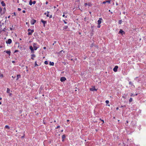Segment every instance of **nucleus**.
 <instances>
[{
	"instance_id": "f257e3e1",
	"label": "nucleus",
	"mask_w": 146,
	"mask_h": 146,
	"mask_svg": "<svg viewBox=\"0 0 146 146\" xmlns=\"http://www.w3.org/2000/svg\"><path fill=\"white\" fill-rule=\"evenodd\" d=\"M33 45L34 50H36L39 47V46L38 45H37V44L36 43H34Z\"/></svg>"
},
{
	"instance_id": "f03ea898",
	"label": "nucleus",
	"mask_w": 146,
	"mask_h": 146,
	"mask_svg": "<svg viewBox=\"0 0 146 146\" xmlns=\"http://www.w3.org/2000/svg\"><path fill=\"white\" fill-rule=\"evenodd\" d=\"M29 49L31 50V53H34V50L32 46H29Z\"/></svg>"
},
{
	"instance_id": "7ed1b4c3",
	"label": "nucleus",
	"mask_w": 146,
	"mask_h": 146,
	"mask_svg": "<svg viewBox=\"0 0 146 146\" xmlns=\"http://www.w3.org/2000/svg\"><path fill=\"white\" fill-rule=\"evenodd\" d=\"M36 22V21L35 19H32L31 21V24L32 25L34 24Z\"/></svg>"
},
{
	"instance_id": "20e7f679",
	"label": "nucleus",
	"mask_w": 146,
	"mask_h": 146,
	"mask_svg": "<svg viewBox=\"0 0 146 146\" xmlns=\"http://www.w3.org/2000/svg\"><path fill=\"white\" fill-rule=\"evenodd\" d=\"M66 80V78L65 77H62L60 79V80L61 82H63Z\"/></svg>"
},
{
	"instance_id": "39448f33",
	"label": "nucleus",
	"mask_w": 146,
	"mask_h": 146,
	"mask_svg": "<svg viewBox=\"0 0 146 146\" xmlns=\"http://www.w3.org/2000/svg\"><path fill=\"white\" fill-rule=\"evenodd\" d=\"M12 42V40L11 39H9L7 41H6V43L7 44H10Z\"/></svg>"
},
{
	"instance_id": "423d86ee",
	"label": "nucleus",
	"mask_w": 146,
	"mask_h": 146,
	"mask_svg": "<svg viewBox=\"0 0 146 146\" xmlns=\"http://www.w3.org/2000/svg\"><path fill=\"white\" fill-rule=\"evenodd\" d=\"M102 18H99V19L98 21V25H100V24L101 23L102 21Z\"/></svg>"
},
{
	"instance_id": "0eeeda50",
	"label": "nucleus",
	"mask_w": 146,
	"mask_h": 146,
	"mask_svg": "<svg viewBox=\"0 0 146 146\" xmlns=\"http://www.w3.org/2000/svg\"><path fill=\"white\" fill-rule=\"evenodd\" d=\"M118 68V66H116L115 67L113 68V70L115 72H116L117 71V69Z\"/></svg>"
},
{
	"instance_id": "6e6552de",
	"label": "nucleus",
	"mask_w": 146,
	"mask_h": 146,
	"mask_svg": "<svg viewBox=\"0 0 146 146\" xmlns=\"http://www.w3.org/2000/svg\"><path fill=\"white\" fill-rule=\"evenodd\" d=\"M6 52L9 56L10 55L11 52L10 50H7Z\"/></svg>"
},
{
	"instance_id": "1a4fd4ad",
	"label": "nucleus",
	"mask_w": 146,
	"mask_h": 146,
	"mask_svg": "<svg viewBox=\"0 0 146 146\" xmlns=\"http://www.w3.org/2000/svg\"><path fill=\"white\" fill-rule=\"evenodd\" d=\"M41 22L44 24V26H45V24L46 23V21L43 20H41Z\"/></svg>"
},
{
	"instance_id": "9d476101",
	"label": "nucleus",
	"mask_w": 146,
	"mask_h": 146,
	"mask_svg": "<svg viewBox=\"0 0 146 146\" xmlns=\"http://www.w3.org/2000/svg\"><path fill=\"white\" fill-rule=\"evenodd\" d=\"M31 58L33 60H34V57H35V55L34 54H32L31 55Z\"/></svg>"
},
{
	"instance_id": "9b49d317",
	"label": "nucleus",
	"mask_w": 146,
	"mask_h": 146,
	"mask_svg": "<svg viewBox=\"0 0 146 146\" xmlns=\"http://www.w3.org/2000/svg\"><path fill=\"white\" fill-rule=\"evenodd\" d=\"M28 31L29 32H30V31H31V33H33L34 32V30H31L30 29H29L28 30Z\"/></svg>"
},
{
	"instance_id": "f8f14e48",
	"label": "nucleus",
	"mask_w": 146,
	"mask_h": 146,
	"mask_svg": "<svg viewBox=\"0 0 146 146\" xmlns=\"http://www.w3.org/2000/svg\"><path fill=\"white\" fill-rule=\"evenodd\" d=\"M90 90L92 91H96L97 90L95 89V88L94 87H93L92 88H91L90 89Z\"/></svg>"
},
{
	"instance_id": "ddd939ff",
	"label": "nucleus",
	"mask_w": 146,
	"mask_h": 146,
	"mask_svg": "<svg viewBox=\"0 0 146 146\" xmlns=\"http://www.w3.org/2000/svg\"><path fill=\"white\" fill-rule=\"evenodd\" d=\"M46 16L47 17H49L50 18H51L52 17V16L51 15H50V14H49V12H48L47 13V14L46 15Z\"/></svg>"
},
{
	"instance_id": "4468645a",
	"label": "nucleus",
	"mask_w": 146,
	"mask_h": 146,
	"mask_svg": "<svg viewBox=\"0 0 146 146\" xmlns=\"http://www.w3.org/2000/svg\"><path fill=\"white\" fill-rule=\"evenodd\" d=\"M124 31H123L121 29H120L119 32V33H120V34H122V35H123V33H124Z\"/></svg>"
},
{
	"instance_id": "2eb2a0df",
	"label": "nucleus",
	"mask_w": 146,
	"mask_h": 146,
	"mask_svg": "<svg viewBox=\"0 0 146 146\" xmlns=\"http://www.w3.org/2000/svg\"><path fill=\"white\" fill-rule=\"evenodd\" d=\"M1 4L3 6H5V4L3 1H2L1 2Z\"/></svg>"
},
{
	"instance_id": "dca6fc26",
	"label": "nucleus",
	"mask_w": 146,
	"mask_h": 146,
	"mask_svg": "<svg viewBox=\"0 0 146 146\" xmlns=\"http://www.w3.org/2000/svg\"><path fill=\"white\" fill-rule=\"evenodd\" d=\"M7 92L8 93H10V90L9 88H7Z\"/></svg>"
},
{
	"instance_id": "f3484780",
	"label": "nucleus",
	"mask_w": 146,
	"mask_h": 146,
	"mask_svg": "<svg viewBox=\"0 0 146 146\" xmlns=\"http://www.w3.org/2000/svg\"><path fill=\"white\" fill-rule=\"evenodd\" d=\"M68 27L67 26H65L63 27V29L64 30L66 29H67L68 28Z\"/></svg>"
},
{
	"instance_id": "a211bd4d",
	"label": "nucleus",
	"mask_w": 146,
	"mask_h": 146,
	"mask_svg": "<svg viewBox=\"0 0 146 146\" xmlns=\"http://www.w3.org/2000/svg\"><path fill=\"white\" fill-rule=\"evenodd\" d=\"M17 80L19 78H20L21 77V76L20 75H17Z\"/></svg>"
},
{
	"instance_id": "6ab92c4d",
	"label": "nucleus",
	"mask_w": 146,
	"mask_h": 146,
	"mask_svg": "<svg viewBox=\"0 0 146 146\" xmlns=\"http://www.w3.org/2000/svg\"><path fill=\"white\" fill-rule=\"evenodd\" d=\"M85 6L88 5L89 6H90L91 4L90 3L87 4V3H85L84 4Z\"/></svg>"
},
{
	"instance_id": "aec40b11",
	"label": "nucleus",
	"mask_w": 146,
	"mask_h": 146,
	"mask_svg": "<svg viewBox=\"0 0 146 146\" xmlns=\"http://www.w3.org/2000/svg\"><path fill=\"white\" fill-rule=\"evenodd\" d=\"M33 33H31V31H30V32H29L28 33V35H31Z\"/></svg>"
},
{
	"instance_id": "412c9836",
	"label": "nucleus",
	"mask_w": 146,
	"mask_h": 146,
	"mask_svg": "<svg viewBox=\"0 0 146 146\" xmlns=\"http://www.w3.org/2000/svg\"><path fill=\"white\" fill-rule=\"evenodd\" d=\"M122 23V20H119L118 22V23L119 24H121Z\"/></svg>"
},
{
	"instance_id": "4be33fe9",
	"label": "nucleus",
	"mask_w": 146,
	"mask_h": 146,
	"mask_svg": "<svg viewBox=\"0 0 146 146\" xmlns=\"http://www.w3.org/2000/svg\"><path fill=\"white\" fill-rule=\"evenodd\" d=\"M50 65H52V66H54V63L53 62H50Z\"/></svg>"
},
{
	"instance_id": "5701e85b",
	"label": "nucleus",
	"mask_w": 146,
	"mask_h": 146,
	"mask_svg": "<svg viewBox=\"0 0 146 146\" xmlns=\"http://www.w3.org/2000/svg\"><path fill=\"white\" fill-rule=\"evenodd\" d=\"M133 99L132 98H130L129 100V102H131L132 101Z\"/></svg>"
},
{
	"instance_id": "b1692460",
	"label": "nucleus",
	"mask_w": 146,
	"mask_h": 146,
	"mask_svg": "<svg viewBox=\"0 0 146 146\" xmlns=\"http://www.w3.org/2000/svg\"><path fill=\"white\" fill-rule=\"evenodd\" d=\"M32 4H33V2L32 1H29V5H32Z\"/></svg>"
},
{
	"instance_id": "393cba45",
	"label": "nucleus",
	"mask_w": 146,
	"mask_h": 146,
	"mask_svg": "<svg viewBox=\"0 0 146 146\" xmlns=\"http://www.w3.org/2000/svg\"><path fill=\"white\" fill-rule=\"evenodd\" d=\"M129 85H133V83L131 82H129Z\"/></svg>"
},
{
	"instance_id": "a878e982",
	"label": "nucleus",
	"mask_w": 146,
	"mask_h": 146,
	"mask_svg": "<svg viewBox=\"0 0 146 146\" xmlns=\"http://www.w3.org/2000/svg\"><path fill=\"white\" fill-rule=\"evenodd\" d=\"M3 75L2 74H0V77L2 78H3Z\"/></svg>"
},
{
	"instance_id": "bb28decb",
	"label": "nucleus",
	"mask_w": 146,
	"mask_h": 146,
	"mask_svg": "<svg viewBox=\"0 0 146 146\" xmlns=\"http://www.w3.org/2000/svg\"><path fill=\"white\" fill-rule=\"evenodd\" d=\"M65 136L64 135H63L62 136V138L63 139H64L65 138Z\"/></svg>"
},
{
	"instance_id": "cd10ccee",
	"label": "nucleus",
	"mask_w": 146,
	"mask_h": 146,
	"mask_svg": "<svg viewBox=\"0 0 146 146\" xmlns=\"http://www.w3.org/2000/svg\"><path fill=\"white\" fill-rule=\"evenodd\" d=\"M44 63L46 64H48V61H45L44 62Z\"/></svg>"
},
{
	"instance_id": "c85d7f7f",
	"label": "nucleus",
	"mask_w": 146,
	"mask_h": 146,
	"mask_svg": "<svg viewBox=\"0 0 146 146\" xmlns=\"http://www.w3.org/2000/svg\"><path fill=\"white\" fill-rule=\"evenodd\" d=\"M5 127L6 128H8V129H9V126L7 125H6L5 126Z\"/></svg>"
},
{
	"instance_id": "c756f323",
	"label": "nucleus",
	"mask_w": 146,
	"mask_h": 146,
	"mask_svg": "<svg viewBox=\"0 0 146 146\" xmlns=\"http://www.w3.org/2000/svg\"><path fill=\"white\" fill-rule=\"evenodd\" d=\"M106 3H110V1H106Z\"/></svg>"
},
{
	"instance_id": "7c9ffc66",
	"label": "nucleus",
	"mask_w": 146,
	"mask_h": 146,
	"mask_svg": "<svg viewBox=\"0 0 146 146\" xmlns=\"http://www.w3.org/2000/svg\"><path fill=\"white\" fill-rule=\"evenodd\" d=\"M106 104H108L109 103V101L108 100H106Z\"/></svg>"
},
{
	"instance_id": "2f4dec72",
	"label": "nucleus",
	"mask_w": 146,
	"mask_h": 146,
	"mask_svg": "<svg viewBox=\"0 0 146 146\" xmlns=\"http://www.w3.org/2000/svg\"><path fill=\"white\" fill-rule=\"evenodd\" d=\"M17 9H18V10L19 11H21V8H18Z\"/></svg>"
},
{
	"instance_id": "473e14b6",
	"label": "nucleus",
	"mask_w": 146,
	"mask_h": 146,
	"mask_svg": "<svg viewBox=\"0 0 146 146\" xmlns=\"http://www.w3.org/2000/svg\"><path fill=\"white\" fill-rule=\"evenodd\" d=\"M35 3H36V1H33V4H35Z\"/></svg>"
},
{
	"instance_id": "72a5a7b5",
	"label": "nucleus",
	"mask_w": 146,
	"mask_h": 146,
	"mask_svg": "<svg viewBox=\"0 0 146 146\" xmlns=\"http://www.w3.org/2000/svg\"><path fill=\"white\" fill-rule=\"evenodd\" d=\"M56 43V41H55L54 42V43L52 44V45H54V44Z\"/></svg>"
},
{
	"instance_id": "f704fd0d",
	"label": "nucleus",
	"mask_w": 146,
	"mask_h": 146,
	"mask_svg": "<svg viewBox=\"0 0 146 146\" xmlns=\"http://www.w3.org/2000/svg\"><path fill=\"white\" fill-rule=\"evenodd\" d=\"M18 50H15V51H14V52H15H15H18Z\"/></svg>"
},
{
	"instance_id": "c9c22d12",
	"label": "nucleus",
	"mask_w": 146,
	"mask_h": 146,
	"mask_svg": "<svg viewBox=\"0 0 146 146\" xmlns=\"http://www.w3.org/2000/svg\"><path fill=\"white\" fill-rule=\"evenodd\" d=\"M100 25H98L97 26L98 28H100Z\"/></svg>"
},
{
	"instance_id": "e433bc0d",
	"label": "nucleus",
	"mask_w": 146,
	"mask_h": 146,
	"mask_svg": "<svg viewBox=\"0 0 146 146\" xmlns=\"http://www.w3.org/2000/svg\"><path fill=\"white\" fill-rule=\"evenodd\" d=\"M60 127V126H58L56 127V129H57V128H59Z\"/></svg>"
},
{
	"instance_id": "4c0bfd02",
	"label": "nucleus",
	"mask_w": 146,
	"mask_h": 146,
	"mask_svg": "<svg viewBox=\"0 0 146 146\" xmlns=\"http://www.w3.org/2000/svg\"><path fill=\"white\" fill-rule=\"evenodd\" d=\"M38 66V65L36 64V62H35V66Z\"/></svg>"
},
{
	"instance_id": "58836bf2",
	"label": "nucleus",
	"mask_w": 146,
	"mask_h": 146,
	"mask_svg": "<svg viewBox=\"0 0 146 146\" xmlns=\"http://www.w3.org/2000/svg\"><path fill=\"white\" fill-rule=\"evenodd\" d=\"M2 11V9L0 7V12H1Z\"/></svg>"
},
{
	"instance_id": "ea45409f",
	"label": "nucleus",
	"mask_w": 146,
	"mask_h": 146,
	"mask_svg": "<svg viewBox=\"0 0 146 146\" xmlns=\"http://www.w3.org/2000/svg\"><path fill=\"white\" fill-rule=\"evenodd\" d=\"M14 15L15 16L16 15V13L15 12L13 13Z\"/></svg>"
},
{
	"instance_id": "a19ab883",
	"label": "nucleus",
	"mask_w": 146,
	"mask_h": 146,
	"mask_svg": "<svg viewBox=\"0 0 146 146\" xmlns=\"http://www.w3.org/2000/svg\"><path fill=\"white\" fill-rule=\"evenodd\" d=\"M25 12H25V10H23V13H25Z\"/></svg>"
},
{
	"instance_id": "79ce46f5",
	"label": "nucleus",
	"mask_w": 146,
	"mask_h": 146,
	"mask_svg": "<svg viewBox=\"0 0 146 146\" xmlns=\"http://www.w3.org/2000/svg\"><path fill=\"white\" fill-rule=\"evenodd\" d=\"M63 21H64V23H65V24L67 23L66 22H65L64 20H63Z\"/></svg>"
},
{
	"instance_id": "37998d69",
	"label": "nucleus",
	"mask_w": 146,
	"mask_h": 146,
	"mask_svg": "<svg viewBox=\"0 0 146 146\" xmlns=\"http://www.w3.org/2000/svg\"><path fill=\"white\" fill-rule=\"evenodd\" d=\"M106 1H104L103 2V4H105L106 3Z\"/></svg>"
},
{
	"instance_id": "c03bdc74",
	"label": "nucleus",
	"mask_w": 146,
	"mask_h": 146,
	"mask_svg": "<svg viewBox=\"0 0 146 146\" xmlns=\"http://www.w3.org/2000/svg\"><path fill=\"white\" fill-rule=\"evenodd\" d=\"M125 106H121V108H122V107H125Z\"/></svg>"
},
{
	"instance_id": "a18cd8bd",
	"label": "nucleus",
	"mask_w": 146,
	"mask_h": 146,
	"mask_svg": "<svg viewBox=\"0 0 146 146\" xmlns=\"http://www.w3.org/2000/svg\"><path fill=\"white\" fill-rule=\"evenodd\" d=\"M9 94L10 96H11L12 95V94L11 93H9Z\"/></svg>"
},
{
	"instance_id": "49530a36",
	"label": "nucleus",
	"mask_w": 146,
	"mask_h": 146,
	"mask_svg": "<svg viewBox=\"0 0 146 146\" xmlns=\"http://www.w3.org/2000/svg\"><path fill=\"white\" fill-rule=\"evenodd\" d=\"M46 3V5H47V4H48V2H47V1H46V3Z\"/></svg>"
},
{
	"instance_id": "de8ad7c7",
	"label": "nucleus",
	"mask_w": 146,
	"mask_h": 146,
	"mask_svg": "<svg viewBox=\"0 0 146 146\" xmlns=\"http://www.w3.org/2000/svg\"><path fill=\"white\" fill-rule=\"evenodd\" d=\"M43 49H46V47H43Z\"/></svg>"
},
{
	"instance_id": "09e8293b",
	"label": "nucleus",
	"mask_w": 146,
	"mask_h": 146,
	"mask_svg": "<svg viewBox=\"0 0 146 146\" xmlns=\"http://www.w3.org/2000/svg\"><path fill=\"white\" fill-rule=\"evenodd\" d=\"M118 109H119V108H118V107H117V108H116V109L117 110H118Z\"/></svg>"
},
{
	"instance_id": "8fccbe9b",
	"label": "nucleus",
	"mask_w": 146,
	"mask_h": 146,
	"mask_svg": "<svg viewBox=\"0 0 146 146\" xmlns=\"http://www.w3.org/2000/svg\"><path fill=\"white\" fill-rule=\"evenodd\" d=\"M66 12H64L63 13V14H66Z\"/></svg>"
},
{
	"instance_id": "3c124183",
	"label": "nucleus",
	"mask_w": 146,
	"mask_h": 146,
	"mask_svg": "<svg viewBox=\"0 0 146 146\" xmlns=\"http://www.w3.org/2000/svg\"><path fill=\"white\" fill-rule=\"evenodd\" d=\"M24 136H22V137H21V138H24Z\"/></svg>"
},
{
	"instance_id": "603ef678",
	"label": "nucleus",
	"mask_w": 146,
	"mask_h": 146,
	"mask_svg": "<svg viewBox=\"0 0 146 146\" xmlns=\"http://www.w3.org/2000/svg\"><path fill=\"white\" fill-rule=\"evenodd\" d=\"M65 16V15L64 14L63 15H62V17H64Z\"/></svg>"
},
{
	"instance_id": "864d4df0",
	"label": "nucleus",
	"mask_w": 146,
	"mask_h": 146,
	"mask_svg": "<svg viewBox=\"0 0 146 146\" xmlns=\"http://www.w3.org/2000/svg\"><path fill=\"white\" fill-rule=\"evenodd\" d=\"M69 121V120H68H68H67V122H68Z\"/></svg>"
},
{
	"instance_id": "5fc2aeb1",
	"label": "nucleus",
	"mask_w": 146,
	"mask_h": 146,
	"mask_svg": "<svg viewBox=\"0 0 146 146\" xmlns=\"http://www.w3.org/2000/svg\"><path fill=\"white\" fill-rule=\"evenodd\" d=\"M102 121L103 122V123H104V120H102Z\"/></svg>"
},
{
	"instance_id": "6e6d98bb",
	"label": "nucleus",
	"mask_w": 146,
	"mask_h": 146,
	"mask_svg": "<svg viewBox=\"0 0 146 146\" xmlns=\"http://www.w3.org/2000/svg\"><path fill=\"white\" fill-rule=\"evenodd\" d=\"M10 16H9L8 17V18H10Z\"/></svg>"
},
{
	"instance_id": "4d7b16f0",
	"label": "nucleus",
	"mask_w": 146,
	"mask_h": 146,
	"mask_svg": "<svg viewBox=\"0 0 146 146\" xmlns=\"http://www.w3.org/2000/svg\"><path fill=\"white\" fill-rule=\"evenodd\" d=\"M116 5H118V3H116Z\"/></svg>"
},
{
	"instance_id": "13d9d810",
	"label": "nucleus",
	"mask_w": 146,
	"mask_h": 146,
	"mask_svg": "<svg viewBox=\"0 0 146 146\" xmlns=\"http://www.w3.org/2000/svg\"><path fill=\"white\" fill-rule=\"evenodd\" d=\"M1 102H0V105H1Z\"/></svg>"
},
{
	"instance_id": "bf43d9fd",
	"label": "nucleus",
	"mask_w": 146,
	"mask_h": 146,
	"mask_svg": "<svg viewBox=\"0 0 146 146\" xmlns=\"http://www.w3.org/2000/svg\"><path fill=\"white\" fill-rule=\"evenodd\" d=\"M2 99V98H0V100H1Z\"/></svg>"
},
{
	"instance_id": "052dcab7",
	"label": "nucleus",
	"mask_w": 146,
	"mask_h": 146,
	"mask_svg": "<svg viewBox=\"0 0 146 146\" xmlns=\"http://www.w3.org/2000/svg\"><path fill=\"white\" fill-rule=\"evenodd\" d=\"M63 130H61V131H62V132H63Z\"/></svg>"
},
{
	"instance_id": "680f3d73",
	"label": "nucleus",
	"mask_w": 146,
	"mask_h": 146,
	"mask_svg": "<svg viewBox=\"0 0 146 146\" xmlns=\"http://www.w3.org/2000/svg\"><path fill=\"white\" fill-rule=\"evenodd\" d=\"M12 62H13V63H14V62H14V61H13Z\"/></svg>"
},
{
	"instance_id": "e2e57ef3",
	"label": "nucleus",
	"mask_w": 146,
	"mask_h": 146,
	"mask_svg": "<svg viewBox=\"0 0 146 146\" xmlns=\"http://www.w3.org/2000/svg\"><path fill=\"white\" fill-rule=\"evenodd\" d=\"M108 106H110V105L109 104V105H108Z\"/></svg>"
},
{
	"instance_id": "0e129e2a",
	"label": "nucleus",
	"mask_w": 146,
	"mask_h": 146,
	"mask_svg": "<svg viewBox=\"0 0 146 146\" xmlns=\"http://www.w3.org/2000/svg\"><path fill=\"white\" fill-rule=\"evenodd\" d=\"M54 8H56V7L54 6Z\"/></svg>"
},
{
	"instance_id": "69168bd1",
	"label": "nucleus",
	"mask_w": 146,
	"mask_h": 146,
	"mask_svg": "<svg viewBox=\"0 0 146 146\" xmlns=\"http://www.w3.org/2000/svg\"><path fill=\"white\" fill-rule=\"evenodd\" d=\"M12 77L13 78H14V77L13 76H12Z\"/></svg>"
},
{
	"instance_id": "338daca9",
	"label": "nucleus",
	"mask_w": 146,
	"mask_h": 146,
	"mask_svg": "<svg viewBox=\"0 0 146 146\" xmlns=\"http://www.w3.org/2000/svg\"><path fill=\"white\" fill-rule=\"evenodd\" d=\"M135 95H137V94H136Z\"/></svg>"
},
{
	"instance_id": "774afa93",
	"label": "nucleus",
	"mask_w": 146,
	"mask_h": 146,
	"mask_svg": "<svg viewBox=\"0 0 146 146\" xmlns=\"http://www.w3.org/2000/svg\"><path fill=\"white\" fill-rule=\"evenodd\" d=\"M20 40H21V39L20 38Z\"/></svg>"
}]
</instances>
